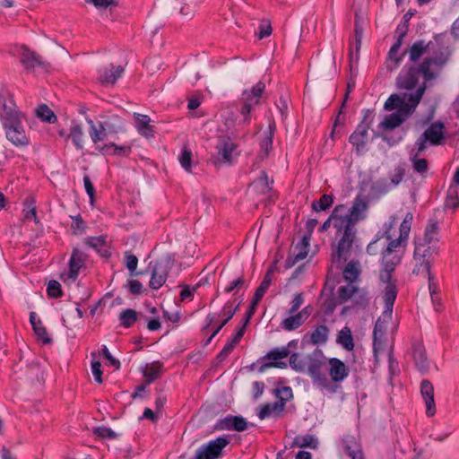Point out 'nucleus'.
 <instances>
[{"mask_svg": "<svg viewBox=\"0 0 459 459\" xmlns=\"http://www.w3.org/2000/svg\"><path fill=\"white\" fill-rule=\"evenodd\" d=\"M426 88V82H423L414 93L391 95L385 103V108L387 110L397 109V111L385 117L380 126L385 130L399 126L415 110Z\"/></svg>", "mask_w": 459, "mask_h": 459, "instance_id": "nucleus-1", "label": "nucleus"}, {"mask_svg": "<svg viewBox=\"0 0 459 459\" xmlns=\"http://www.w3.org/2000/svg\"><path fill=\"white\" fill-rule=\"evenodd\" d=\"M396 296L397 291L394 290V287H388L386 291H384L385 309L381 316L377 320L373 331V351L376 360H377L379 352L385 348L386 327L392 319Z\"/></svg>", "mask_w": 459, "mask_h": 459, "instance_id": "nucleus-2", "label": "nucleus"}, {"mask_svg": "<svg viewBox=\"0 0 459 459\" xmlns=\"http://www.w3.org/2000/svg\"><path fill=\"white\" fill-rule=\"evenodd\" d=\"M326 358L323 351L316 349L307 355L306 371L312 379L313 385L324 394H334L336 385H333L326 377L323 368L325 367Z\"/></svg>", "mask_w": 459, "mask_h": 459, "instance_id": "nucleus-3", "label": "nucleus"}, {"mask_svg": "<svg viewBox=\"0 0 459 459\" xmlns=\"http://www.w3.org/2000/svg\"><path fill=\"white\" fill-rule=\"evenodd\" d=\"M397 220L398 218L395 216L390 217V224L385 231L386 238L389 240V242L384 250L394 253L395 255H403L413 221V214L411 212H408L405 215L403 222L400 225L399 238L390 240V229L396 223Z\"/></svg>", "mask_w": 459, "mask_h": 459, "instance_id": "nucleus-4", "label": "nucleus"}, {"mask_svg": "<svg viewBox=\"0 0 459 459\" xmlns=\"http://www.w3.org/2000/svg\"><path fill=\"white\" fill-rule=\"evenodd\" d=\"M215 149L211 161L217 168L232 165L240 154L238 144L228 136H220Z\"/></svg>", "mask_w": 459, "mask_h": 459, "instance_id": "nucleus-5", "label": "nucleus"}, {"mask_svg": "<svg viewBox=\"0 0 459 459\" xmlns=\"http://www.w3.org/2000/svg\"><path fill=\"white\" fill-rule=\"evenodd\" d=\"M405 169L402 166H397L389 173L388 178H380L374 181L370 186V195L374 198H379L391 190L394 189L403 179Z\"/></svg>", "mask_w": 459, "mask_h": 459, "instance_id": "nucleus-6", "label": "nucleus"}, {"mask_svg": "<svg viewBox=\"0 0 459 459\" xmlns=\"http://www.w3.org/2000/svg\"><path fill=\"white\" fill-rule=\"evenodd\" d=\"M343 233L342 237L338 242L334 251L332 254V263L336 265L337 268H341L342 264L347 261L350 256V250L356 235L355 227L342 226Z\"/></svg>", "mask_w": 459, "mask_h": 459, "instance_id": "nucleus-7", "label": "nucleus"}, {"mask_svg": "<svg viewBox=\"0 0 459 459\" xmlns=\"http://www.w3.org/2000/svg\"><path fill=\"white\" fill-rule=\"evenodd\" d=\"M264 89L265 84L260 81L252 88L243 91L241 95L242 108L240 110L241 115L243 116V124L248 125L250 123L251 110L260 103Z\"/></svg>", "mask_w": 459, "mask_h": 459, "instance_id": "nucleus-8", "label": "nucleus"}, {"mask_svg": "<svg viewBox=\"0 0 459 459\" xmlns=\"http://www.w3.org/2000/svg\"><path fill=\"white\" fill-rule=\"evenodd\" d=\"M23 119L18 118L2 124L6 139L16 147H24L30 144V138L22 125Z\"/></svg>", "mask_w": 459, "mask_h": 459, "instance_id": "nucleus-9", "label": "nucleus"}, {"mask_svg": "<svg viewBox=\"0 0 459 459\" xmlns=\"http://www.w3.org/2000/svg\"><path fill=\"white\" fill-rule=\"evenodd\" d=\"M382 266L383 270L380 272V281L385 283V290L388 289V287H394V290L397 291L395 281L393 280L392 273L394 271L395 267L401 263L403 255H398L394 253L383 251L382 252Z\"/></svg>", "mask_w": 459, "mask_h": 459, "instance_id": "nucleus-10", "label": "nucleus"}, {"mask_svg": "<svg viewBox=\"0 0 459 459\" xmlns=\"http://www.w3.org/2000/svg\"><path fill=\"white\" fill-rule=\"evenodd\" d=\"M368 209V202L364 197L358 195L354 199L353 204L351 207L349 212L343 218H342L340 225L335 226L339 227L340 229H342V226L351 225V227H354L358 221L366 218Z\"/></svg>", "mask_w": 459, "mask_h": 459, "instance_id": "nucleus-11", "label": "nucleus"}, {"mask_svg": "<svg viewBox=\"0 0 459 459\" xmlns=\"http://www.w3.org/2000/svg\"><path fill=\"white\" fill-rule=\"evenodd\" d=\"M228 444L229 439L226 437H219L211 440L196 450L195 459H218Z\"/></svg>", "mask_w": 459, "mask_h": 459, "instance_id": "nucleus-12", "label": "nucleus"}, {"mask_svg": "<svg viewBox=\"0 0 459 459\" xmlns=\"http://www.w3.org/2000/svg\"><path fill=\"white\" fill-rule=\"evenodd\" d=\"M24 118V115L18 109L13 97L9 92L0 91V122L1 124Z\"/></svg>", "mask_w": 459, "mask_h": 459, "instance_id": "nucleus-13", "label": "nucleus"}, {"mask_svg": "<svg viewBox=\"0 0 459 459\" xmlns=\"http://www.w3.org/2000/svg\"><path fill=\"white\" fill-rule=\"evenodd\" d=\"M449 53H440L434 57L425 58L420 65V70L424 81L428 82L434 80L437 76V73H435L431 66L434 65L437 67V72H439L449 60Z\"/></svg>", "mask_w": 459, "mask_h": 459, "instance_id": "nucleus-14", "label": "nucleus"}, {"mask_svg": "<svg viewBox=\"0 0 459 459\" xmlns=\"http://www.w3.org/2000/svg\"><path fill=\"white\" fill-rule=\"evenodd\" d=\"M86 260L87 255L80 248L74 247L69 259L68 273L63 275L64 281H74L79 275L80 270L84 267Z\"/></svg>", "mask_w": 459, "mask_h": 459, "instance_id": "nucleus-15", "label": "nucleus"}, {"mask_svg": "<svg viewBox=\"0 0 459 459\" xmlns=\"http://www.w3.org/2000/svg\"><path fill=\"white\" fill-rule=\"evenodd\" d=\"M372 122V113L368 110L364 116L363 121L358 126L357 129L350 136V143L356 146L359 152L366 145L368 139V131Z\"/></svg>", "mask_w": 459, "mask_h": 459, "instance_id": "nucleus-16", "label": "nucleus"}, {"mask_svg": "<svg viewBox=\"0 0 459 459\" xmlns=\"http://www.w3.org/2000/svg\"><path fill=\"white\" fill-rule=\"evenodd\" d=\"M20 60L28 71H33L36 68L48 70L49 67L48 62L43 60L36 52L31 51L26 47H22L21 49Z\"/></svg>", "mask_w": 459, "mask_h": 459, "instance_id": "nucleus-17", "label": "nucleus"}, {"mask_svg": "<svg viewBox=\"0 0 459 459\" xmlns=\"http://www.w3.org/2000/svg\"><path fill=\"white\" fill-rule=\"evenodd\" d=\"M420 74H421L420 66L418 68L414 66H404L396 79L398 88L405 90L414 89L419 82Z\"/></svg>", "mask_w": 459, "mask_h": 459, "instance_id": "nucleus-18", "label": "nucleus"}, {"mask_svg": "<svg viewBox=\"0 0 459 459\" xmlns=\"http://www.w3.org/2000/svg\"><path fill=\"white\" fill-rule=\"evenodd\" d=\"M169 264V259H162L155 263L149 282L152 289L158 290L165 283L170 267Z\"/></svg>", "mask_w": 459, "mask_h": 459, "instance_id": "nucleus-19", "label": "nucleus"}, {"mask_svg": "<svg viewBox=\"0 0 459 459\" xmlns=\"http://www.w3.org/2000/svg\"><path fill=\"white\" fill-rule=\"evenodd\" d=\"M338 299L341 302L352 300L356 304H363L366 302V294L363 290L357 288L352 282H350L349 284L339 288Z\"/></svg>", "mask_w": 459, "mask_h": 459, "instance_id": "nucleus-20", "label": "nucleus"}, {"mask_svg": "<svg viewBox=\"0 0 459 459\" xmlns=\"http://www.w3.org/2000/svg\"><path fill=\"white\" fill-rule=\"evenodd\" d=\"M311 310V307L309 306H307L297 314L289 315L288 317L284 318L281 321V327L285 331L289 332L298 329L309 317Z\"/></svg>", "mask_w": 459, "mask_h": 459, "instance_id": "nucleus-21", "label": "nucleus"}, {"mask_svg": "<svg viewBox=\"0 0 459 459\" xmlns=\"http://www.w3.org/2000/svg\"><path fill=\"white\" fill-rule=\"evenodd\" d=\"M341 449L349 459H363V454L360 444L357 440L356 437L352 435H344L342 443Z\"/></svg>", "mask_w": 459, "mask_h": 459, "instance_id": "nucleus-22", "label": "nucleus"}, {"mask_svg": "<svg viewBox=\"0 0 459 459\" xmlns=\"http://www.w3.org/2000/svg\"><path fill=\"white\" fill-rule=\"evenodd\" d=\"M414 244L413 260L421 259L431 263L432 256L438 253L437 245L429 244L419 239L415 240Z\"/></svg>", "mask_w": 459, "mask_h": 459, "instance_id": "nucleus-23", "label": "nucleus"}, {"mask_svg": "<svg viewBox=\"0 0 459 459\" xmlns=\"http://www.w3.org/2000/svg\"><path fill=\"white\" fill-rule=\"evenodd\" d=\"M329 363V375L331 377V383H339L344 380L349 375V369L346 365L336 358H332Z\"/></svg>", "mask_w": 459, "mask_h": 459, "instance_id": "nucleus-24", "label": "nucleus"}, {"mask_svg": "<svg viewBox=\"0 0 459 459\" xmlns=\"http://www.w3.org/2000/svg\"><path fill=\"white\" fill-rule=\"evenodd\" d=\"M420 393L425 401L426 404V414L429 417H432L436 413V405L434 400V387L432 384L428 380L424 379L420 383Z\"/></svg>", "mask_w": 459, "mask_h": 459, "instance_id": "nucleus-25", "label": "nucleus"}, {"mask_svg": "<svg viewBox=\"0 0 459 459\" xmlns=\"http://www.w3.org/2000/svg\"><path fill=\"white\" fill-rule=\"evenodd\" d=\"M412 357L417 369L425 374L429 368V359L423 344L417 342L412 346Z\"/></svg>", "mask_w": 459, "mask_h": 459, "instance_id": "nucleus-26", "label": "nucleus"}, {"mask_svg": "<svg viewBox=\"0 0 459 459\" xmlns=\"http://www.w3.org/2000/svg\"><path fill=\"white\" fill-rule=\"evenodd\" d=\"M290 355V350L288 347L276 348L269 351L265 358L271 360H278L281 359H285ZM285 368L287 367L286 362H277V361H270L268 363L264 364L261 367V369L265 368Z\"/></svg>", "mask_w": 459, "mask_h": 459, "instance_id": "nucleus-27", "label": "nucleus"}, {"mask_svg": "<svg viewBox=\"0 0 459 459\" xmlns=\"http://www.w3.org/2000/svg\"><path fill=\"white\" fill-rule=\"evenodd\" d=\"M445 126L442 122L431 124L422 135L433 145H438L444 139Z\"/></svg>", "mask_w": 459, "mask_h": 459, "instance_id": "nucleus-28", "label": "nucleus"}, {"mask_svg": "<svg viewBox=\"0 0 459 459\" xmlns=\"http://www.w3.org/2000/svg\"><path fill=\"white\" fill-rule=\"evenodd\" d=\"M123 73V66L110 65L100 71L99 80L102 84H114L122 76Z\"/></svg>", "mask_w": 459, "mask_h": 459, "instance_id": "nucleus-29", "label": "nucleus"}, {"mask_svg": "<svg viewBox=\"0 0 459 459\" xmlns=\"http://www.w3.org/2000/svg\"><path fill=\"white\" fill-rule=\"evenodd\" d=\"M247 427V420L241 416H228L221 420L218 428L220 429L244 431Z\"/></svg>", "mask_w": 459, "mask_h": 459, "instance_id": "nucleus-30", "label": "nucleus"}, {"mask_svg": "<svg viewBox=\"0 0 459 459\" xmlns=\"http://www.w3.org/2000/svg\"><path fill=\"white\" fill-rule=\"evenodd\" d=\"M309 236H303L301 240L295 246L293 258L289 257L287 260L288 266H292L296 263L305 259L308 253Z\"/></svg>", "mask_w": 459, "mask_h": 459, "instance_id": "nucleus-31", "label": "nucleus"}, {"mask_svg": "<svg viewBox=\"0 0 459 459\" xmlns=\"http://www.w3.org/2000/svg\"><path fill=\"white\" fill-rule=\"evenodd\" d=\"M30 322L38 340L41 341L44 344L51 343L52 340L49 338L46 327L35 312H30Z\"/></svg>", "mask_w": 459, "mask_h": 459, "instance_id": "nucleus-32", "label": "nucleus"}, {"mask_svg": "<svg viewBox=\"0 0 459 459\" xmlns=\"http://www.w3.org/2000/svg\"><path fill=\"white\" fill-rule=\"evenodd\" d=\"M101 125L108 134H117L124 131V123L117 115L109 116L106 120L101 122Z\"/></svg>", "mask_w": 459, "mask_h": 459, "instance_id": "nucleus-33", "label": "nucleus"}, {"mask_svg": "<svg viewBox=\"0 0 459 459\" xmlns=\"http://www.w3.org/2000/svg\"><path fill=\"white\" fill-rule=\"evenodd\" d=\"M419 240L437 245L439 241V228L437 222L429 221L425 228L424 237L419 238Z\"/></svg>", "mask_w": 459, "mask_h": 459, "instance_id": "nucleus-34", "label": "nucleus"}, {"mask_svg": "<svg viewBox=\"0 0 459 459\" xmlns=\"http://www.w3.org/2000/svg\"><path fill=\"white\" fill-rule=\"evenodd\" d=\"M361 273L360 264L359 261H350L342 271L343 278L349 282H354Z\"/></svg>", "mask_w": 459, "mask_h": 459, "instance_id": "nucleus-35", "label": "nucleus"}, {"mask_svg": "<svg viewBox=\"0 0 459 459\" xmlns=\"http://www.w3.org/2000/svg\"><path fill=\"white\" fill-rule=\"evenodd\" d=\"M285 406V399L280 398L277 402L273 403H267L264 405L260 411L258 412V417L260 420H264L269 416H271L273 413L280 412L283 410Z\"/></svg>", "mask_w": 459, "mask_h": 459, "instance_id": "nucleus-36", "label": "nucleus"}, {"mask_svg": "<svg viewBox=\"0 0 459 459\" xmlns=\"http://www.w3.org/2000/svg\"><path fill=\"white\" fill-rule=\"evenodd\" d=\"M134 118L136 120V127L138 132L145 136L149 137L152 135V129L150 126L151 118L147 115L134 113Z\"/></svg>", "mask_w": 459, "mask_h": 459, "instance_id": "nucleus-37", "label": "nucleus"}, {"mask_svg": "<svg viewBox=\"0 0 459 459\" xmlns=\"http://www.w3.org/2000/svg\"><path fill=\"white\" fill-rule=\"evenodd\" d=\"M87 123L90 126L89 134L91 141L97 144L101 141H104L106 137L108 135L106 130L103 129V126L101 123L100 124V127L98 128L94 122L91 119L87 118Z\"/></svg>", "mask_w": 459, "mask_h": 459, "instance_id": "nucleus-38", "label": "nucleus"}, {"mask_svg": "<svg viewBox=\"0 0 459 459\" xmlns=\"http://www.w3.org/2000/svg\"><path fill=\"white\" fill-rule=\"evenodd\" d=\"M431 42L425 43L423 40L416 41L409 49V57L411 62L418 61L427 52Z\"/></svg>", "mask_w": 459, "mask_h": 459, "instance_id": "nucleus-39", "label": "nucleus"}, {"mask_svg": "<svg viewBox=\"0 0 459 459\" xmlns=\"http://www.w3.org/2000/svg\"><path fill=\"white\" fill-rule=\"evenodd\" d=\"M317 445L318 440L314 435L306 434L302 436H297L294 438L292 446L298 447H309L315 449L317 447Z\"/></svg>", "mask_w": 459, "mask_h": 459, "instance_id": "nucleus-40", "label": "nucleus"}, {"mask_svg": "<svg viewBox=\"0 0 459 459\" xmlns=\"http://www.w3.org/2000/svg\"><path fill=\"white\" fill-rule=\"evenodd\" d=\"M162 365L160 362H153L147 364L143 369V376L147 378L146 384L150 385L155 379H157L161 373Z\"/></svg>", "mask_w": 459, "mask_h": 459, "instance_id": "nucleus-41", "label": "nucleus"}, {"mask_svg": "<svg viewBox=\"0 0 459 459\" xmlns=\"http://www.w3.org/2000/svg\"><path fill=\"white\" fill-rule=\"evenodd\" d=\"M274 129H275V125L270 124L269 125V132L267 133L266 137L260 143L261 151L259 152V157L261 159L265 158L269 154L270 151L273 148V137Z\"/></svg>", "mask_w": 459, "mask_h": 459, "instance_id": "nucleus-42", "label": "nucleus"}, {"mask_svg": "<svg viewBox=\"0 0 459 459\" xmlns=\"http://www.w3.org/2000/svg\"><path fill=\"white\" fill-rule=\"evenodd\" d=\"M238 307H232L231 303L227 302L221 309V312L219 316H223L225 318L221 320V324L213 330V335H217L218 333L222 329V327L233 317Z\"/></svg>", "mask_w": 459, "mask_h": 459, "instance_id": "nucleus-43", "label": "nucleus"}, {"mask_svg": "<svg viewBox=\"0 0 459 459\" xmlns=\"http://www.w3.org/2000/svg\"><path fill=\"white\" fill-rule=\"evenodd\" d=\"M271 283H272L271 272L268 271L267 273L265 274L263 281L261 282V284L259 285V287L256 289V290L255 292V295L253 298V307L256 306L259 303V301L262 299V298L264 297L266 290L269 289Z\"/></svg>", "mask_w": 459, "mask_h": 459, "instance_id": "nucleus-44", "label": "nucleus"}, {"mask_svg": "<svg viewBox=\"0 0 459 459\" xmlns=\"http://www.w3.org/2000/svg\"><path fill=\"white\" fill-rule=\"evenodd\" d=\"M329 329L326 325H318L312 333H311V342L313 344H322L327 342L328 340Z\"/></svg>", "mask_w": 459, "mask_h": 459, "instance_id": "nucleus-45", "label": "nucleus"}, {"mask_svg": "<svg viewBox=\"0 0 459 459\" xmlns=\"http://www.w3.org/2000/svg\"><path fill=\"white\" fill-rule=\"evenodd\" d=\"M67 138H71L77 149H82L83 130L81 125L74 123L71 126Z\"/></svg>", "mask_w": 459, "mask_h": 459, "instance_id": "nucleus-46", "label": "nucleus"}, {"mask_svg": "<svg viewBox=\"0 0 459 459\" xmlns=\"http://www.w3.org/2000/svg\"><path fill=\"white\" fill-rule=\"evenodd\" d=\"M337 342L347 351H351L354 348L353 338L349 327L342 328L337 338Z\"/></svg>", "mask_w": 459, "mask_h": 459, "instance_id": "nucleus-47", "label": "nucleus"}, {"mask_svg": "<svg viewBox=\"0 0 459 459\" xmlns=\"http://www.w3.org/2000/svg\"><path fill=\"white\" fill-rule=\"evenodd\" d=\"M410 160L415 172L423 175L428 171V160L414 155V151H411L410 152Z\"/></svg>", "mask_w": 459, "mask_h": 459, "instance_id": "nucleus-48", "label": "nucleus"}, {"mask_svg": "<svg viewBox=\"0 0 459 459\" xmlns=\"http://www.w3.org/2000/svg\"><path fill=\"white\" fill-rule=\"evenodd\" d=\"M307 355L302 356L299 353H293L290 357V366L298 372H306Z\"/></svg>", "mask_w": 459, "mask_h": 459, "instance_id": "nucleus-49", "label": "nucleus"}, {"mask_svg": "<svg viewBox=\"0 0 459 459\" xmlns=\"http://www.w3.org/2000/svg\"><path fill=\"white\" fill-rule=\"evenodd\" d=\"M119 320L124 327H131L137 320V313L131 308L125 309L120 313Z\"/></svg>", "mask_w": 459, "mask_h": 459, "instance_id": "nucleus-50", "label": "nucleus"}, {"mask_svg": "<svg viewBox=\"0 0 459 459\" xmlns=\"http://www.w3.org/2000/svg\"><path fill=\"white\" fill-rule=\"evenodd\" d=\"M36 115L42 121L48 123H55L56 121V116L54 112L45 104L40 105L36 109Z\"/></svg>", "mask_w": 459, "mask_h": 459, "instance_id": "nucleus-51", "label": "nucleus"}, {"mask_svg": "<svg viewBox=\"0 0 459 459\" xmlns=\"http://www.w3.org/2000/svg\"><path fill=\"white\" fill-rule=\"evenodd\" d=\"M414 262H415V265L412 270L413 274L420 275V276L428 277V278L429 276H431V273H430L431 263L430 262H427V261H424L421 259L414 260Z\"/></svg>", "mask_w": 459, "mask_h": 459, "instance_id": "nucleus-52", "label": "nucleus"}, {"mask_svg": "<svg viewBox=\"0 0 459 459\" xmlns=\"http://www.w3.org/2000/svg\"><path fill=\"white\" fill-rule=\"evenodd\" d=\"M273 181L270 182L269 178L264 171H262L260 177L254 182V186L256 190L262 194H266L272 189Z\"/></svg>", "mask_w": 459, "mask_h": 459, "instance_id": "nucleus-53", "label": "nucleus"}, {"mask_svg": "<svg viewBox=\"0 0 459 459\" xmlns=\"http://www.w3.org/2000/svg\"><path fill=\"white\" fill-rule=\"evenodd\" d=\"M23 220L25 221H34L35 223L39 222V219L37 217L36 207L34 205L33 199H28L25 203V207L22 210Z\"/></svg>", "mask_w": 459, "mask_h": 459, "instance_id": "nucleus-54", "label": "nucleus"}, {"mask_svg": "<svg viewBox=\"0 0 459 459\" xmlns=\"http://www.w3.org/2000/svg\"><path fill=\"white\" fill-rule=\"evenodd\" d=\"M85 244L98 252H100L105 247H107V237L104 235L90 237L85 239Z\"/></svg>", "mask_w": 459, "mask_h": 459, "instance_id": "nucleus-55", "label": "nucleus"}, {"mask_svg": "<svg viewBox=\"0 0 459 459\" xmlns=\"http://www.w3.org/2000/svg\"><path fill=\"white\" fill-rule=\"evenodd\" d=\"M333 202L332 195H323L319 200L312 203V209L316 212L325 211L332 205Z\"/></svg>", "mask_w": 459, "mask_h": 459, "instance_id": "nucleus-56", "label": "nucleus"}, {"mask_svg": "<svg viewBox=\"0 0 459 459\" xmlns=\"http://www.w3.org/2000/svg\"><path fill=\"white\" fill-rule=\"evenodd\" d=\"M174 9L178 11L182 17L192 18L195 14L194 8L180 0L176 2Z\"/></svg>", "mask_w": 459, "mask_h": 459, "instance_id": "nucleus-57", "label": "nucleus"}, {"mask_svg": "<svg viewBox=\"0 0 459 459\" xmlns=\"http://www.w3.org/2000/svg\"><path fill=\"white\" fill-rule=\"evenodd\" d=\"M178 160L180 162V165L186 171L191 172L192 152L190 150H188L187 148L185 147L182 150L180 156L178 157Z\"/></svg>", "mask_w": 459, "mask_h": 459, "instance_id": "nucleus-58", "label": "nucleus"}, {"mask_svg": "<svg viewBox=\"0 0 459 459\" xmlns=\"http://www.w3.org/2000/svg\"><path fill=\"white\" fill-rule=\"evenodd\" d=\"M304 303V297L302 293H296L293 299L290 302V307L288 310V315L297 314L299 312L300 307Z\"/></svg>", "mask_w": 459, "mask_h": 459, "instance_id": "nucleus-59", "label": "nucleus"}, {"mask_svg": "<svg viewBox=\"0 0 459 459\" xmlns=\"http://www.w3.org/2000/svg\"><path fill=\"white\" fill-rule=\"evenodd\" d=\"M47 291L50 298H59L62 296L61 284L56 280H51L48 281Z\"/></svg>", "mask_w": 459, "mask_h": 459, "instance_id": "nucleus-60", "label": "nucleus"}, {"mask_svg": "<svg viewBox=\"0 0 459 459\" xmlns=\"http://www.w3.org/2000/svg\"><path fill=\"white\" fill-rule=\"evenodd\" d=\"M388 370H389V382L392 384L393 377L400 371L398 362L394 358L392 352L388 353Z\"/></svg>", "mask_w": 459, "mask_h": 459, "instance_id": "nucleus-61", "label": "nucleus"}, {"mask_svg": "<svg viewBox=\"0 0 459 459\" xmlns=\"http://www.w3.org/2000/svg\"><path fill=\"white\" fill-rule=\"evenodd\" d=\"M459 206V198L455 190H449L447 197L446 199L445 207L452 210H455Z\"/></svg>", "mask_w": 459, "mask_h": 459, "instance_id": "nucleus-62", "label": "nucleus"}, {"mask_svg": "<svg viewBox=\"0 0 459 459\" xmlns=\"http://www.w3.org/2000/svg\"><path fill=\"white\" fill-rule=\"evenodd\" d=\"M93 432L98 437H100L103 438H116L117 437V434L115 431H113L109 428L103 427V426L95 428Z\"/></svg>", "mask_w": 459, "mask_h": 459, "instance_id": "nucleus-63", "label": "nucleus"}, {"mask_svg": "<svg viewBox=\"0 0 459 459\" xmlns=\"http://www.w3.org/2000/svg\"><path fill=\"white\" fill-rule=\"evenodd\" d=\"M126 268L129 270L131 274H133L138 264V258L131 254L130 252L126 253Z\"/></svg>", "mask_w": 459, "mask_h": 459, "instance_id": "nucleus-64", "label": "nucleus"}]
</instances>
